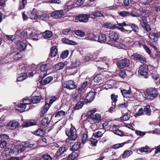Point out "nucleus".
Returning <instances> with one entry per match:
<instances>
[{"label": "nucleus", "mask_w": 160, "mask_h": 160, "mask_svg": "<svg viewBox=\"0 0 160 160\" xmlns=\"http://www.w3.org/2000/svg\"><path fill=\"white\" fill-rule=\"evenodd\" d=\"M109 36L112 41H116L119 38V34L115 31H109Z\"/></svg>", "instance_id": "nucleus-13"}, {"label": "nucleus", "mask_w": 160, "mask_h": 160, "mask_svg": "<svg viewBox=\"0 0 160 160\" xmlns=\"http://www.w3.org/2000/svg\"><path fill=\"white\" fill-rule=\"evenodd\" d=\"M83 104L84 103L82 101L79 102L76 104L74 108L75 110L79 109L82 108Z\"/></svg>", "instance_id": "nucleus-49"}, {"label": "nucleus", "mask_w": 160, "mask_h": 160, "mask_svg": "<svg viewBox=\"0 0 160 160\" xmlns=\"http://www.w3.org/2000/svg\"><path fill=\"white\" fill-rule=\"evenodd\" d=\"M114 84L113 83L107 82L102 86V88L106 89H111L113 88Z\"/></svg>", "instance_id": "nucleus-39"}, {"label": "nucleus", "mask_w": 160, "mask_h": 160, "mask_svg": "<svg viewBox=\"0 0 160 160\" xmlns=\"http://www.w3.org/2000/svg\"><path fill=\"white\" fill-rule=\"evenodd\" d=\"M59 98V97L58 95L52 96L46 100V103L42 108V110L41 112V114L43 116L47 113L49 108L50 105H51Z\"/></svg>", "instance_id": "nucleus-3"}, {"label": "nucleus", "mask_w": 160, "mask_h": 160, "mask_svg": "<svg viewBox=\"0 0 160 160\" xmlns=\"http://www.w3.org/2000/svg\"><path fill=\"white\" fill-rule=\"evenodd\" d=\"M159 92L158 89L155 88H147L144 93V97L140 96L142 94L139 92L140 96H137V98L140 99H142L144 98L145 99L149 100H152L156 98L159 95Z\"/></svg>", "instance_id": "nucleus-1"}, {"label": "nucleus", "mask_w": 160, "mask_h": 160, "mask_svg": "<svg viewBox=\"0 0 160 160\" xmlns=\"http://www.w3.org/2000/svg\"><path fill=\"white\" fill-rule=\"evenodd\" d=\"M143 114V110L142 108H141L135 114L134 116L135 117H137L138 116L142 115Z\"/></svg>", "instance_id": "nucleus-58"}, {"label": "nucleus", "mask_w": 160, "mask_h": 160, "mask_svg": "<svg viewBox=\"0 0 160 160\" xmlns=\"http://www.w3.org/2000/svg\"><path fill=\"white\" fill-rule=\"evenodd\" d=\"M78 154L75 152H72L67 158V160H73L78 157Z\"/></svg>", "instance_id": "nucleus-45"}, {"label": "nucleus", "mask_w": 160, "mask_h": 160, "mask_svg": "<svg viewBox=\"0 0 160 160\" xmlns=\"http://www.w3.org/2000/svg\"><path fill=\"white\" fill-rule=\"evenodd\" d=\"M143 110L145 114L148 116L151 115L152 111L149 106H146Z\"/></svg>", "instance_id": "nucleus-42"}, {"label": "nucleus", "mask_w": 160, "mask_h": 160, "mask_svg": "<svg viewBox=\"0 0 160 160\" xmlns=\"http://www.w3.org/2000/svg\"><path fill=\"white\" fill-rule=\"evenodd\" d=\"M81 95L80 93H75L72 95V97L73 98V100L74 102H77L80 100Z\"/></svg>", "instance_id": "nucleus-33"}, {"label": "nucleus", "mask_w": 160, "mask_h": 160, "mask_svg": "<svg viewBox=\"0 0 160 160\" xmlns=\"http://www.w3.org/2000/svg\"><path fill=\"white\" fill-rule=\"evenodd\" d=\"M97 61L99 62V66L98 67L99 70H108L111 62L109 59L106 57L100 58Z\"/></svg>", "instance_id": "nucleus-2"}, {"label": "nucleus", "mask_w": 160, "mask_h": 160, "mask_svg": "<svg viewBox=\"0 0 160 160\" xmlns=\"http://www.w3.org/2000/svg\"><path fill=\"white\" fill-rule=\"evenodd\" d=\"M142 26L144 29H145V30H150L151 29L150 26L145 20L143 21Z\"/></svg>", "instance_id": "nucleus-48"}, {"label": "nucleus", "mask_w": 160, "mask_h": 160, "mask_svg": "<svg viewBox=\"0 0 160 160\" xmlns=\"http://www.w3.org/2000/svg\"><path fill=\"white\" fill-rule=\"evenodd\" d=\"M67 150V148L65 147H61L57 151L56 155V157H58L61 155Z\"/></svg>", "instance_id": "nucleus-31"}, {"label": "nucleus", "mask_w": 160, "mask_h": 160, "mask_svg": "<svg viewBox=\"0 0 160 160\" xmlns=\"http://www.w3.org/2000/svg\"><path fill=\"white\" fill-rule=\"evenodd\" d=\"M66 133L67 136H70L74 138H76L78 135L76 134V130L75 127L72 126L69 130H67L66 131Z\"/></svg>", "instance_id": "nucleus-8"}, {"label": "nucleus", "mask_w": 160, "mask_h": 160, "mask_svg": "<svg viewBox=\"0 0 160 160\" xmlns=\"http://www.w3.org/2000/svg\"><path fill=\"white\" fill-rule=\"evenodd\" d=\"M26 3V0H22V2L20 3L19 8L20 9L24 8Z\"/></svg>", "instance_id": "nucleus-63"}, {"label": "nucleus", "mask_w": 160, "mask_h": 160, "mask_svg": "<svg viewBox=\"0 0 160 160\" xmlns=\"http://www.w3.org/2000/svg\"><path fill=\"white\" fill-rule=\"evenodd\" d=\"M69 54V51L68 50H66L62 53L61 56V57L62 58L64 59L66 58Z\"/></svg>", "instance_id": "nucleus-62"}, {"label": "nucleus", "mask_w": 160, "mask_h": 160, "mask_svg": "<svg viewBox=\"0 0 160 160\" xmlns=\"http://www.w3.org/2000/svg\"><path fill=\"white\" fill-rule=\"evenodd\" d=\"M114 43H109V44H110L112 46L117 47L118 49L123 48V45L122 44L119 42H116V41Z\"/></svg>", "instance_id": "nucleus-44"}, {"label": "nucleus", "mask_w": 160, "mask_h": 160, "mask_svg": "<svg viewBox=\"0 0 160 160\" xmlns=\"http://www.w3.org/2000/svg\"><path fill=\"white\" fill-rule=\"evenodd\" d=\"M16 47L18 49L22 51L25 49L26 44L25 42L18 40L17 42Z\"/></svg>", "instance_id": "nucleus-17"}, {"label": "nucleus", "mask_w": 160, "mask_h": 160, "mask_svg": "<svg viewBox=\"0 0 160 160\" xmlns=\"http://www.w3.org/2000/svg\"><path fill=\"white\" fill-rule=\"evenodd\" d=\"M30 38L34 40H38V36L36 33H32L30 35Z\"/></svg>", "instance_id": "nucleus-55"}, {"label": "nucleus", "mask_w": 160, "mask_h": 160, "mask_svg": "<svg viewBox=\"0 0 160 160\" xmlns=\"http://www.w3.org/2000/svg\"><path fill=\"white\" fill-rule=\"evenodd\" d=\"M18 108L17 109L20 112H22L25 111V109L26 107V104L24 103H20L17 106Z\"/></svg>", "instance_id": "nucleus-36"}, {"label": "nucleus", "mask_w": 160, "mask_h": 160, "mask_svg": "<svg viewBox=\"0 0 160 160\" xmlns=\"http://www.w3.org/2000/svg\"><path fill=\"white\" fill-rule=\"evenodd\" d=\"M88 39L92 41H96L98 39V37L93 33H89L87 35Z\"/></svg>", "instance_id": "nucleus-35"}, {"label": "nucleus", "mask_w": 160, "mask_h": 160, "mask_svg": "<svg viewBox=\"0 0 160 160\" xmlns=\"http://www.w3.org/2000/svg\"><path fill=\"white\" fill-rule=\"evenodd\" d=\"M81 146V143L80 142H77L75 143L72 146V148L76 150L79 148Z\"/></svg>", "instance_id": "nucleus-64"}, {"label": "nucleus", "mask_w": 160, "mask_h": 160, "mask_svg": "<svg viewBox=\"0 0 160 160\" xmlns=\"http://www.w3.org/2000/svg\"><path fill=\"white\" fill-rule=\"evenodd\" d=\"M28 77L26 73H24L19 74L18 77L17 81V82H21L26 79Z\"/></svg>", "instance_id": "nucleus-29"}, {"label": "nucleus", "mask_w": 160, "mask_h": 160, "mask_svg": "<svg viewBox=\"0 0 160 160\" xmlns=\"http://www.w3.org/2000/svg\"><path fill=\"white\" fill-rule=\"evenodd\" d=\"M95 93L93 92H89L85 97V99L89 103L92 102L95 98Z\"/></svg>", "instance_id": "nucleus-20"}, {"label": "nucleus", "mask_w": 160, "mask_h": 160, "mask_svg": "<svg viewBox=\"0 0 160 160\" xmlns=\"http://www.w3.org/2000/svg\"><path fill=\"white\" fill-rule=\"evenodd\" d=\"M148 69V66L146 65H143L140 66L138 70V73L141 75L144 76L145 78H148L147 76Z\"/></svg>", "instance_id": "nucleus-6"}, {"label": "nucleus", "mask_w": 160, "mask_h": 160, "mask_svg": "<svg viewBox=\"0 0 160 160\" xmlns=\"http://www.w3.org/2000/svg\"><path fill=\"white\" fill-rule=\"evenodd\" d=\"M65 15L63 10H57L52 12L51 16L53 18H58L63 17Z\"/></svg>", "instance_id": "nucleus-9"}, {"label": "nucleus", "mask_w": 160, "mask_h": 160, "mask_svg": "<svg viewBox=\"0 0 160 160\" xmlns=\"http://www.w3.org/2000/svg\"><path fill=\"white\" fill-rule=\"evenodd\" d=\"M160 36V32L158 34L156 33L153 32H150L149 34V38L153 42H155L158 40V37Z\"/></svg>", "instance_id": "nucleus-21"}, {"label": "nucleus", "mask_w": 160, "mask_h": 160, "mask_svg": "<svg viewBox=\"0 0 160 160\" xmlns=\"http://www.w3.org/2000/svg\"><path fill=\"white\" fill-rule=\"evenodd\" d=\"M141 55L137 53H135L131 56L132 58L134 60H138L141 57Z\"/></svg>", "instance_id": "nucleus-53"}, {"label": "nucleus", "mask_w": 160, "mask_h": 160, "mask_svg": "<svg viewBox=\"0 0 160 160\" xmlns=\"http://www.w3.org/2000/svg\"><path fill=\"white\" fill-rule=\"evenodd\" d=\"M88 133L87 131L85 130L81 136V142L83 144H84L88 140Z\"/></svg>", "instance_id": "nucleus-27"}, {"label": "nucleus", "mask_w": 160, "mask_h": 160, "mask_svg": "<svg viewBox=\"0 0 160 160\" xmlns=\"http://www.w3.org/2000/svg\"><path fill=\"white\" fill-rule=\"evenodd\" d=\"M19 123L14 121H10L7 125V128L10 130H13L18 127Z\"/></svg>", "instance_id": "nucleus-12"}, {"label": "nucleus", "mask_w": 160, "mask_h": 160, "mask_svg": "<svg viewBox=\"0 0 160 160\" xmlns=\"http://www.w3.org/2000/svg\"><path fill=\"white\" fill-rule=\"evenodd\" d=\"M153 0H146L145 1L143 2L142 4V6H147L146 7H148L150 5V3Z\"/></svg>", "instance_id": "nucleus-61"}, {"label": "nucleus", "mask_w": 160, "mask_h": 160, "mask_svg": "<svg viewBox=\"0 0 160 160\" xmlns=\"http://www.w3.org/2000/svg\"><path fill=\"white\" fill-rule=\"evenodd\" d=\"M49 64H44L41 65V78H44L47 74V71L48 69Z\"/></svg>", "instance_id": "nucleus-16"}, {"label": "nucleus", "mask_w": 160, "mask_h": 160, "mask_svg": "<svg viewBox=\"0 0 160 160\" xmlns=\"http://www.w3.org/2000/svg\"><path fill=\"white\" fill-rule=\"evenodd\" d=\"M49 122L48 117H42L41 121V137L45 134V130L42 129L41 128H44L46 127Z\"/></svg>", "instance_id": "nucleus-5"}, {"label": "nucleus", "mask_w": 160, "mask_h": 160, "mask_svg": "<svg viewBox=\"0 0 160 160\" xmlns=\"http://www.w3.org/2000/svg\"><path fill=\"white\" fill-rule=\"evenodd\" d=\"M85 0H75L74 2V4L75 7H78L82 5Z\"/></svg>", "instance_id": "nucleus-46"}, {"label": "nucleus", "mask_w": 160, "mask_h": 160, "mask_svg": "<svg viewBox=\"0 0 160 160\" xmlns=\"http://www.w3.org/2000/svg\"><path fill=\"white\" fill-rule=\"evenodd\" d=\"M98 41L101 43H106V37L105 34H101L98 35Z\"/></svg>", "instance_id": "nucleus-26"}, {"label": "nucleus", "mask_w": 160, "mask_h": 160, "mask_svg": "<svg viewBox=\"0 0 160 160\" xmlns=\"http://www.w3.org/2000/svg\"><path fill=\"white\" fill-rule=\"evenodd\" d=\"M63 87L69 90L73 89L76 88L75 83L73 81L69 80L63 84Z\"/></svg>", "instance_id": "nucleus-14"}, {"label": "nucleus", "mask_w": 160, "mask_h": 160, "mask_svg": "<svg viewBox=\"0 0 160 160\" xmlns=\"http://www.w3.org/2000/svg\"><path fill=\"white\" fill-rule=\"evenodd\" d=\"M52 159L51 156L47 154L43 155L41 158V160H51Z\"/></svg>", "instance_id": "nucleus-51"}, {"label": "nucleus", "mask_w": 160, "mask_h": 160, "mask_svg": "<svg viewBox=\"0 0 160 160\" xmlns=\"http://www.w3.org/2000/svg\"><path fill=\"white\" fill-rule=\"evenodd\" d=\"M5 149L7 153L8 154V156L12 155L14 153L17 155L16 151H15V149H14V148L13 149L7 148Z\"/></svg>", "instance_id": "nucleus-37"}, {"label": "nucleus", "mask_w": 160, "mask_h": 160, "mask_svg": "<svg viewBox=\"0 0 160 160\" xmlns=\"http://www.w3.org/2000/svg\"><path fill=\"white\" fill-rule=\"evenodd\" d=\"M103 134V133L102 132L98 131L94 133H93V135L94 137L96 138H99L101 137Z\"/></svg>", "instance_id": "nucleus-56"}, {"label": "nucleus", "mask_w": 160, "mask_h": 160, "mask_svg": "<svg viewBox=\"0 0 160 160\" xmlns=\"http://www.w3.org/2000/svg\"><path fill=\"white\" fill-rule=\"evenodd\" d=\"M62 41L65 43L70 45H76L78 44L77 43L74 41L70 40L67 38H63Z\"/></svg>", "instance_id": "nucleus-30"}, {"label": "nucleus", "mask_w": 160, "mask_h": 160, "mask_svg": "<svg viewBox=\"0 0 160 160\" xmlns=\"http://www.w3.org/2000/svg\"><path fill=\"white\" fill-rule=\"evenodd\" d=\"M72 138L70 136H68V138H67L65 142L67 144H68V143L70 144L71 142H72L73 141H75L76 138Z\"/></svg>", "instance_id": "nucleus-59"}, {"label": "nucleus", "mask_w": 160, "mask_h": 160, "mask_svg": "<svg viewBox=\"0 0 160 160\" xmlns=\"http://www.w3.org/2000/svg\"><path fill=\"white\" fill-rule=\"evenodd\" d=\"M37 65L32 64L31 66H29L28 64L24 65L21 68V70L22 72L28 71L31 69V70H34V68H36Z\"/></svg>", "instance_id": "nucleus-18"}, {"label": "nucleus", "mask_w": 160, "mask_h": 160, "mask_svg": "<svg viewBox=\"0 0 160 160\" xmlns=\"http://www.w3.org/2000/svg\"><path fill=\"white\" fill-rule=\"evenodd\" d=\"M89 143L92 146H96L98 143V140L93 138H91L89 140Z\"/></svg>", "instance_id": "nucleus-50"}, {"label": "nucleus", "mask_w": 160, "mask_h": 160, "mask_svg": "<svg viewBox=\"0 0 160 160\" xmlns=\"http://www.w3.org/2000/svg\"><path fill=\"white\" fill-rule=\"evenodd\" d=\"M130 88V87H129ZM121 92L124 97H127L129 95L131 92V90L130 88H129L128 90H126L125 89L121 90Z\"/></svg>", "instance_id": "nucleus-43"}, {"label": "nucleus", "mask_w": 160, "mask_h": 160, "mask_svg": "<svg viewBox=\"0 0 160 160\" xmlns=\"http://www.w3.org/2000/svg\"><path fill=\"white\" fill-rule=\"evenodd\" d=\"M68 64V62H60L55 64L53 66V69L56 71L62 69L65 65Z\"/></svg>", "instance_id": "nucleus-19"}, {"label": "nucleus", "mask_w": 160, "mask_h": 160, "mask_svg": "<svg viewBox=\"0 0 160 160\" xmlns=\"http://www.w3.org/2000/svg\"><path fill=\"white\" fill-rule=\"evenodd\" d=\"M53 79L52 77H48L46 78L43 81H41V85H45L50 83Z\"/></svg>", "instance_id": "nucleus-32"}, {"label": "nucleus", "mask_w": 160, "mask_h": 160, "mask_svg": "<svg viewBox=\"0 0 160 160\" xmlns=\"http://www.w3.org/2000/svg\"><path fill=\"white\" fill-rule=\"evenodd\" d=\"M21 54V52H18L15 53L13 57V59L14 60H17L21 58L22 56Z\"/></svg>", "instance_id": "nucleus-47"}, {"label": "nucleus", "mask_w": 160, "mask_h": 160, "mask_svg": "<svg viewBox=\"0 0 160 160\" xmlns=\"http://www.w3.org/2000/svg\"><path fill=\"white\" fill-rule=\"evenodd\" d=\"M112 125L113 126V131L114 133L120 136H122L124 135V134L123 132L118 129V128L119 127V125H115L114 124Z\"/></svg>", "instance_id": "nucleus-23"}, {"label": "nucleus", "mask_w": 160, "mask_h": 160, "mask_svg": "<svg viewBox=\"0 0 160 160\" xmlns=\"http://www.w3.org/2000/svg\"><path fill=\"white\" fill-rule=\"evenodd\" d=\"M72 33L80 37H83L85 35V33L82 31H73Z\"/></svg>", "instance_id": "nucleus-40"}, {"label": "nucleus", "mask_w": 160, "mask_h": 160, "mask_svg": "<svg viewBox=\"0 0 160 160\" xmlns=\"http://www.w3.org/2000/svg\"><path fill=\"white\" fill-rule=\"evenodd\" d=\"M130 64L129 60L127 59H123L119 61L117 66L121 68L128 67Z\"/></svg>", "instance_id": "nucleus-7"}, {"label": "nucleus", "mask_w": 160, "mask_h": 160, "mask_svg": "<svg viewBox=\"0 0 160 160\" xmlns=\"http://www.w3.org/2000/svg\"><path fill=\"white\" fill-rule=\"evenodd\" d=\"M89 16L87 14H80L76 17V20L81 22L86 23L88 21Z\"/></svg>", "instance_id": "nucleus-11"}, {"label": "nucleus", "mask_w": 160, "mask_h": 160, "mask_svg": "<svg viewBox=\"0 0 160 160\" xmlns=\"http://www.w3.org/2000/svg\"><path fill=\"white\" fill-rule=\"evenodd\" d=\"M14 149H15L16 151V154H17L19 153H21L25 150L24 147H23L22 144L17 145L14 147Z\"/></svg>", "instance_id": "nucleus-25"}, {"label": "nucleus", "mask_w": 160, "mask_h": 160, "mask_svg": "<svg viewBox=\"0 0 160 160\" xmlns=\"http://www.w3.org/2000/svg\"><path fill=\"white\" fill-rule=\"evenodd\" d=\"M31 102L33 104H36L39 102L40 98L39 96H34L31 98Z\"/></svg>", "instance_id": "nucleus-38"}, {"label": "nucleus", "mask_w": 160, "mask_h": 160, "mask_svg": "<svg viewBox=\"0 0 160 160\" xmlns=\"http://www.w3.org/2000/svg\"><path fill=\"white\" fill-rule=\"evenodd\" d=\"M65 112L63 110H61L56 112L55 117L58 120H60L64 116Z\"/></svg>", "instance_id": "nucleus-28"}, {"label": "nucleus", "mask_w": 160, "mask_h": 160, "mask_svg": "<svg viewBox=\"0 0 160 160\" xmlns=\"http://www.w3.org/2000/svg\"><path fill=\"white\" fill-rule=\"evenodd\" d=\"M126 25L125 22H124L122 23H119L112 25L110 22H106L104 24L103 27L104 28L109 29H123V27Z\"/></svg>", "instance_id": "nucleus-4"}, {"label": "nucleus", "mask_w": 160, "mask_h": 160, "mask_svg": "<svg viewBox=\"0 0 160 160\" xmlns=\"http://www.w3.org/2000/svg\"><path fill=\"white\" fill-rule=\"evenodd\" d=\"M101 119V115L98 113H96L90 116L88 120L91 123L93 124L100 121Z\"/></svg>", "instance_id": "nucleus-10"}, {"label": "nucleus", "mask_w": 160, "mask_h": 160, "mask_svg": "<svg viewBox=\"0 0 160 160\" xmlns=\"http://www.w3.org/2000/svg\"><path fill=\"white\" fill-rule=\"evenodd\" d=\"M36 123L34 122H25L24 123L23 126L24 127H27L32 126L36 124Z\"/></svg>", "instance_id": "nucleus-54"}, {"label": "nucleus", "mask_w": 160, "mask_h": 160, "mask_svg": "<svg viewBox=\"0 0 160 160\" xmlns=\"http://www.w3.org/2000/svg\"><path fill=\"white\" fill-rule=\"evenodd\" d=\"M149 148L148 147H145L141 148L139 149L141 152H148L149 151Z\"/></svg>", "instance_id": "nucleus-57"}, {"label": "nucleus", "mask_w": 160, "mask_h": 160, "mask_svg": "<svg viewBox=\"0 0 160 160\" xmlns=\"http://www.w3.org/2000/svg\"><path fill=\"white\" fill-rule=\"evenodd\" d=\"M22 145H23V147H24V149L25 150V148L28 147L32 148L33 146V145L32 144H31L29 142H22Z\"/></svg>", "instance_id": "nucleus-52"}, {"label": "nucleus", "mask_w": 160, "mask_h": 160, "mask_svg": "<svg viewBox=\"0 0 160 160\" xmlns=\"http://www.w3.org/2000/svg\"><path fill=\"white\" fill-rule=\"evenodd\" d=\"M102 76L101 75H97L94 78V81L97 83L99 82L102 79Z\"/></svg>", "instance_id": "nucleus-60"}, {"label": "nucleus", "mask_w": 160, "mask_h": 160, "mask_svg": "<svg viewBox=\"0 0 160 160\" xmlns=\"http://www.w3.org/2000/svg\"><path fill=\"white\" fill-rule=\"evenodd\" d=\"M74 7H75V6L74 5L73 1L70 0L65 4L64 6V9L68 12Z\"/></svg>", "instance_id": "nucleus-15"}, {"label": "nucleus", "mask_w": 160, "mask_h": 160, "mask_svg": "<svg viewBox=\"0 0 160 160\" xmlns=\"http://www.w3.org/2000/svg\"><path fill=\"white\" fill-rule=\"evenodd\" d=\"M132 153V151L131 150H127L125 151L122 154V157L123 158H128Z\"/></svg>", "instance_id": "nucleus-41"}, {"label": "nucleus", "mask_w": 160, "mask_h": 160, "mask_svg": "<svg viewBox=\"0 0 160 160\" xmlns=\"http://www.w3.org/2000/svg\"><path fill=\"white\" fill-rule=\"evenodd\" d=\"M58 49L56 46L52 47L51 48L50 53L49 54V56L53 58L55 57L58 54Z\"/></svg>", "instance_id": "nucleus-24"}, {"label": "nucleus", "mask_w": 160, "mask_h": 160, "mask_svg": "<svg viewBox=\"0 0 160 160\" xmlns=\"http://www.w3.org/2000/svg\"><path fill=\"white\" fill-rule=\"evenodd\" d=\"M43 37L45 38H51L53 34L51 31H45L42 34Z\"/></svg>", "instance_id": "nucleus-34"}, {"label": "nucleus", "mask_w": 160, "mask_h": 160, "mask_svg": "<svg viewBox=\"0 0 160 160\" xmlns=\"http://www.w3.org/2000/svg\"><path fill=\"white\" fill-rule=\"evenodd\" d=\"M28 14L29 18L31 19H36L38 18L37 13V10L35 9H33V10L29 11L28 12Z\"/></svg>", "instance_id": "nucleus-22"}]
</instances>
